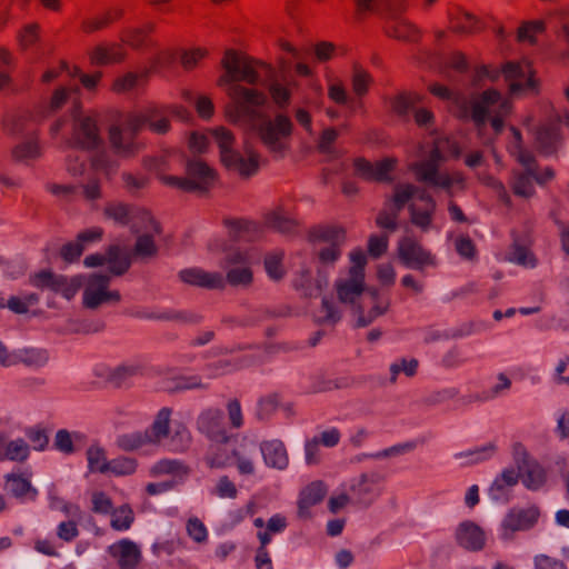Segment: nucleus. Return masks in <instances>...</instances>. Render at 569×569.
I'll return each instance as SVG.
<instances>
[{"label": "nucleus", "instance_id": "1", "mask_svg": "<svg viewBox=\"0 0 569 569\" xmlns=\"http://www.w3.org/2000/svg\"><path fill=\"white\" fill-rule=\"evenodd\" d=\"M224 73L218 79V86L226 88L231 103L226 107V116L231 123L244 124L257 133L266 149L276 158H282L289 149L293 131L291 119L284 113L271 118L260 108L268 103L263 91L248 88L240 82L254 86L260 76L253 62L237 51L229 49L221 60Z\"/></svg>", "mask_w": 569, "mask_h": 569}, {"label": "nucleus", "instance_id": "2", "mask_svg": "<svg viewBox=\"0 0 569 569\" xmlns=\"http://www.w3.org/2000/svg\"><path fill=\"white\" fill-rule=\"evenodd\" d=\"M309 238L320 246L316 250L318 268H323L328 276V269L341 257V246L346 240L345 230L335 226H317L310 230Z\"/></svg>", "mask_w": 569, "mask_h": 569}, {"label": "nucleus", "instance_id": "3", "mask_svg": "<svg viewBox=\"0 0 569 569\" xmlns=\"http://www.w3.org/2000/svg\"><path fill=\"white\" fill-rule=\"evenodd\" d=\"M512 104L509 100L502 99L499 91L489 89L466 104V114L475 122L477 129L481 131L485 128L489 114L500 118L511 112Z\"/></svg>", "mask_w": 569, "mask_h": 569}, {"label": "nucleus", "instance_id": "4", "mask_svg": "<svg viewBox=\"0 0 569 569\" xmlns=\"http://www.w3.org/2000/svg\"><path fill=\"white\" fill-rule=\"evenodd\" d=\"M141 129L137 121L127 116L120 123L109 130V141L116 156L124 159L133 158L143 148L137 140Z\"/></svg>", "mask_w": 569, "mask_h": 569}, {"label": "nucleus", "instance_id": "5", "mask_svg": "<svg viewBox=\"0 0 569 569\" xmlns=\"http://www.w3.org/2000/svg\"><path fill=\"white\" fill-rule=\"evenodd\" d=\"M110 276L106 273H92L89 276L82 295L84 308L96 310L104 305H118L121 295L118 290H109Z\"/></svg>", "mask_w": 569, "mask_h": 569}, {"label": "nucleus", "instance_id": "6", "mask_svg": "<svg viewBox=\"0 0 569 569\" xmlns=\"http://www.w3.org/2000/svg\"><path fill=\"white\" fill-rule=\"evenodd\" d=\"M506 81L509 82V90L512 94L539 92V82L533 77L529 63L507 62L501 71Z\"/></svg>", "mask_w": 569, "mask_h": 569}, {"label": "nucleus", "instance_id": "7", "mask_svg": "<svg viewBox=\"0 0 569 569\" xmlns=\"http://www.w3.org/2000/svg\"><path fill=\"white\" fill-rule=\"evenodd\" d=\"M196 427L200 433L217 443H227L231 438L224 422L223 411L216 407L201 410L197 417Z\"/></svg>", "mask_w": 569, "mask_h": 569}, {"label": "nucleus", "instance_id": "8", "mask_svg": "<svg viewBox=\"0 0 569 569\" xmlns=\"http://www.w3.org/2000/svg\"><path fill=\"white\" fill-rule=\"evenodd\" d=\"M104 214L107 218L112 219L114 222L127 226L134 222H148L152 226L156 233L161 232L160 224L153 219L151 213L146 210L133 209L129 204L122 202H111L104 208Z\"/></svg>", "mask_w": 569, "mask_h": 569}, {"label": "nucleus", "instance_id": "9", "mask_svg": "<svg viewBox=\"0 0 569 569\" xmlns=\"http://www.w3.org/2000/svg\"><path fill=\"white\" fill-rule=\"evenodd\" d=\"M540 511L538 507L531 506L529 508H512L505 516L501 529V537L505 540H510L516 531H526L531 529L538 521Z\"/></svg>", "mask_w": 569, "mask_h": 569}, {"label": "nucleus", "instance_id": "10", "mask_svg": "<svg viewBox=\"0 0 569 569\" xmlns=\"http://www.w3.org/2000/svg\"><path fill=\"white\" fill-rule=\"evenodd\" d=\"M151 472L153 476L172 475L174 478L178 479L158 483H148L146 487V491L150 496H154L172 489L177 483L182 481L188 476L189 468L178 460L163 459L152 467Z\"/></svg>", "mask_w": 569, "mask_h": 569}, {"label": "nucleus", "instance_id": "11", "mask_svg": "<svg viewBox=\"0 0 569 569\" xmlns=\"http://www.w3.org/2000/svg\"><path fill=\"white\" fill-rule=\"evenodd\" d=\"M379 472L362 473L350 485V497L357 505L368 507L379 496L378 486L383 481Z\"/></svg>", "mask_w": 569, "mask_h": 569}, {"label": "nucleus", "instance_id": "12", "mask_svg": "<svg viewBox=\"0 0 569 569\" xmlns=\"http://www.w3.org/2000/svg\"><path fill=\"white\" fill-rule=\"evenodd\" d=\"M412 170L419 182H423L431 187L443 188L448 190L449 194H451L450 189L453 183L462 182V177L460 174L450 176L448 173H441L439 171V167L427 159L415 163Z\"/></svg>", "mask_w": 569, "mask_h": 569}, {"label": "nucleus", "instance_id": "13", "mask_svg": "<svg viewBox=\"0 0 569 569\" xmlns=\"http://www.w3.org/2000/svg\"><path fill=\"white\" fill-rule=\"evenodd\" d=\"M398 253L402 263L415 270H422L426 266H433L436 263L431 253L409 237L399 241Z\"/></svg>", "mask_w": 569, "mask_h": 569}, {"label": "nucleus", "instance_id": "14", "mask_svg": "<svg viewBox=\"0 0 569 569\" xmlns=\"http://www.w3.org/2000/svg\"><path fill=\"white\" fill-rule=\"evenodd\" d=\"M74 147L92 150L102 144L97 120L91 116L76 119L72 134Z\"/></svg>", "mask_w": 569, "mask_h": 569}, {"label": "nucleus", "instance_id": "15", "mask_svg": "<svg viewBox=\"0 0 569 569\" xmlns=\"http://www.w3.org/2000/svg\"><path fill=\"white\" fill-rule=\"evenodd\" d=\"M396 160L386 158L376 163H371L365 158H356L353 161L355 174L363 180L390 182L391 171L395 169Z\"/></svg>", "mask_w": 569, "mask_h": 569}, {"label": "nucleus", "instance_id": "16", "mask_svg": "<svg viewBox=\"0 0 569 569\" xmlns=\"http://www.w3.org/2000/svg\"><path fill=\"white\" fill-rule=\"evenodd\" d=\"M178 278L186 284L207 289V290H223L224 277L218 271H206L201 268H187L178 273Z\"/></svg>", "mask_w": 569, "mask_h": 569}, {"label": "nucleus", "instance_id": "17", "mask_svg": "<svg viewBox=\"0 0 569 569\" xmlns=\"http://www.w3.org/2000/svg\"><path fill=\"white\" fill-rule=\"evenodd\" d=\"M292 286L303 297L316 298L319 297L328 286V276L323 268H317V277L313 279L310 269L301 268V270L295 274Z\"/></svg>", "mask_w": 569, "mask_h": 569}, {"label": "nucleus", "instance_id": "18", "mask_svg": "<svg viewBox=\"0 0 569 569\" xmlns=\"http://www.w3.org/2000/svg\"><path fill=\"white\" fill-rule=\"evenodd\" d=\"M247 157L233 150L232 152H224L221 162L223 166L239 173L242 178H249L258 172L259 169V154L252 150H246Z\"/></svg>", "mask_w": 569, "mask_h": 569}, {"label": "nucleus", "instance_id": "19", "mask_svg": "<svg viewBox=\"0 0 569 569\" xmlns=\"http://www.w3.org/2000/svg\"><path fill=\"white\" fill-rule=\"evenodd\" d=\"M418 200H420L422 204L415 202L409 203L410 221L422 231H427L432 224L437 204L427 190L420 191Z\"/></svg>", "mask_w": 569, "mask_h": 569}, {"label": "nucleus", "instance_id": "20", "mask_svg": "<svg viewBox=\"0 0 569 569\" xmlns=\"http://www.w3.org/2000/svg\"><path fill=\"white\" fill-rule=\"evenodd\" d=\"M144 367L138 361L120 363L106 370L102 377L113 388H123L131 385L133 378L143 376Z\"/></svg>", "mask_w": 569, "mask_h": 569}, {"label": "nucleus", "instance_id": "21", "mask_svg": "<svg viewBox=\"0 0 569 569\" xmlns=\"http://www.w3.org/2000/svg\"><path fill=\"white\" fill-rule=\"evenodd\" d=\"M535 147L543 157L556 156L561 147L560 127L557 123H547L536 131Z\"/></svg>", "mask_w": 569, "mask_h": 569}, {"label": "nucleus", "instance_id": "22", "mask_svg": "<svg viewBox=\"0 0 569 569\" xmlns=\"http://www.w3.org/2000/svg\"><path fill=\"white\" fill-rule=\"evenodd\" d=\"M457 543L470 551H479L486 545L485 531L472 521H465L456 530Z\"/></svg>", "mask_w": 569, "mask_h": 569}, {"label": "nucleus", "instance_id": "23", "mask_svg": "<svg viewBox=\"0 0 569 569\" xmlns=\"http://www.w3.org/2000/svg\"><path fill=\"white\" fill-rule=\"evenodd\" d=\"M132 231L136 233L142 232V234L138 236L136 240L133 254L143 260L156 257L158 254V247L154 243L153 236L157 233L152 226L148 222H134Z\"/></svg>", "mask_w": 569, "mask_h": 569}, {"label": "nucleus", "instance_id": "24", "mask_svg": "<svg viewBox=\"0 0 569 569\" xmlns=\"http://www.w3.org/2000/svg\"><path fill=\"white\" fill-rule=\"evenodd\" d=\"M112 557L118 559L120 569H134L141 561V551L131 540L123 539L109 548Z\"/></svg>", "mask_w": 569, "mask_h": 569}, {"label": "nucleus", "instance_id": "25", "mask_svg": "<svg viewBox=\"0 0 569 569\" xmlns=\"http://www.w3.org/2000/svg\"><path fill=\"white\" fill-rule=\"evenodd\" d=\"M3 128L7 134L13 137L31 138L36 134L33 116L27 111L7 117L3 121Z\"/></svg>", "mask_w": 569, "mask_h": 569}, {"label": "nucleus", "instance_id": "26", "mask_svg": "<svg viewBox=\"0 0 569 569\" xmlns=\"http://www.w3.org/2000/svg\"><path fill=\"white\" fill-rule=\"evenodd\" d=\"M327 493L326 486L321 481H313L308 485L299 496L298 517L307 519L310 517V508L321 502Z\"/></svg>", "mask_w": 569, "mask_h": 569}, {"label": "nucleus", "instance_id": "27", "mask_svg": "<svg viewBox=\"0 0 569 569\" xmlns=\"http://www.w3.org/2000/svg\"><path fill=\"white\" fill-rule=\"evenodd\" d=\"M260 451L264 459V462L272 468L284 469L289 463L287 449L282 441L270 440L263 441L260 445Z\"/></svg>", "mask_w": 569, "mask_h": 569}, {"label": "nucleus", "instance_id": "28", "mask_svg": "<svg viewBox=\"0 0 569 569\" xmlns=\"http://www.w3.org/2000/svg\"><path fill=\"white\" fill-rule=\"evenodd\" d=\"M187 180L192 181L194 191H207L214 180V172L204 162L192 160L187 163Z\"/></svg>", "mask_w": 569, "mask_h": 569}, {"label": "nucleus", "instance_id": "29", "mask_svg": "<svg viewBox=\"0 0 569 569\" xmlns=\"http://www.w3.org/2000/svg\"><path fill=\"white\" fill-rule=\"evenodd\" d=\"M450 30L459 34H471L481 30L480 21L471 13L456 9L449 11Z\"/></svg>", "mask_w": 569, "mask_h": 569}, {"label": "nucleus", "instance_id": "30", "mask_svg": "<svg viewBox=\"0 0 569 569\" xmlns=\"http://www.w3.org/2000/svg\"><path fill=\"white\" fill-rule=\"evenodd\" d=\"M385 31L387 36L401 41L416 42L420 38V30L401 18L389 20L385 26Z\"/></svg>", "mask_w": 569, "mask_h": 569}, {"label": "nucleus", "instance_id": "31", "mask_svg": "<svg viewBox=\"0 0 569 569\" xmlns=\"http://www.w3.org/2000/svg\"><path fill=\"white\" fill-rule=\"evenodd\" d=\"M122 16L123 10L121 8H110L101 14L83 19L81 22V30L88 34L104 30Z\"/></svg>", "mask_w": 569, "mask_h": 569}, {"label": "nucleus", "instance_id": "32", "mask_svg": "<svg viewBox=\"0 0 569 569\" xmlns=\"http://www.w3.org/2000/svg\"><path fill=\"white\" fill-rule=\"evenodd\" d=\"M518 470L521 472L523 485L530 490H538L547 480L545 468L535 460L522 461Z\"/></svg>", "mask_w": 569, "mask_h": 569}, {"label": "nucleus", "instance_id": "33", "mask_svg": "<svg viewBox=\"0 0 569 569\" xmlns=\"http://www.w3.org/2000/svg\"><path fill=\"white\" fill-rule=\"evenodd\" d=\"M6 490L21 500H34L38 496V490L32 487L28 479L14 473L6 476Z\"/></svg>", "mask_w": 569, "mask_h": 569}, {"label": "nucleus", "instance_id": "34", "mask_svg": "<svg viewBox=\"0 0 569 569\" xmlns=\"http://www.w3.org/2000/svg\"><path fill=\"white\" fill-rule=\"evenodd\" d=\"M126 50L119 43L110 46H97L91 52V60L94 64L104 66L110 63H118L124 60Z\"/></svg>", "mask_w": 569, "mask_h": 569}, {"label": "nucleus", "instance_id": "35", "mask_svg": "<svg viewBox=\"0 0 569 569\" xmlns=\"http://www.w3.org/2000/svg\"><path fill=\"white\" fill-rule=\"evenodd\" d=\"M422 189L411 183H398L393 188V194L386 202V207H392L396 211H401L415 197L419 199Z\"/></svg>", "mask_w": 569, "mask_h": 569}, {"label": "nucleus", "instance_id": "36", "mask_svg": "<svg viewBox=\"0 0 569 569\" xmlns=\"http://www.w3.org/2000/svg\"><path fill=\"white\" fill-rule=\"evenodd\" d=\"M365 279L349 276L347 280H338L336 289L338 299L342 303H355L363 291Z\"/></svg>", "mask_w": 569, "mask_h": 569}, {"label": "nucleus", "instance_id": "37", "mask_svg": "<svg viewBox=\"0 0 569 569\" xmlns=\"http://www.w3.org/2000/svg\"><path fill=\"white\" fill-rule=\"evenodd\" d=\"M171 417V409L162 408L153 423L144 432V438L149 443H158L169 433V423Z\"/></svg>", "mask_w": 569, "mask_h": 569}, {"label": "nucleus", "instance_id": "38", "mask_svg": "<svg viewBox=\"0 0 569 569\" xmlns=\"http://www.w3.org/2000/svg\"><path fill=\"white\" fill-rule=\"evenodd\" d=\"M49 361V353L42 348H23L14 352L13 366L22 363L30 368H41Z\"/></svg>", "mask_w": 569, "mask_h": 569}, {"label": "nucleus", "instance_id": "39", "mask_svg": "<svg viewBox=\"0 0 569 569\" xmlns=\"http://www.w3.org/2000/svg\"><path fill=\"white\" fill-rule=\"evenodd\" d=\"M136 317L153 319V320H161V321H173V322H178V323H191V325H196L201 321V317L199 315L188 312V311H176V310H170V311H166V312H161V313L138 312V313H136Z\"/></svg>", "mask_w": 569, "mask_h": 569}, {"label": "nucleus", "instance_id": "40", "mask_svg": "<svg viewBox=\"0 0 569 569\" xmlns=\"http://www.w3.org/2000/svg\"><path fill=\"white\" fill-rule=\"evenodd\" d=\"M224 287L230 284L236 288H249L253 281V273L250 266H231L226 269Z\"/></svg>", "mask_w": 569, "mask_h": 569}, {"label": "nucleus", "instance_id": "41", "mask_svg": "<svg viewBox=\"0 0 569 569\" xmlns=\"http://www.w3.org/2000/svg\"><path fill=\"white\" fill-rule=\"evenodd\" d=\"M109 271L113 276L124 274L131 266V257L129 253L122 251L119 246H110L108 248Z\"/></svg>", "mask_w": 569, "mask_h": 569}, {"label": "nucleus", "instance_id": "42", "mask_svg": "<svg viewBox=\"0 0 569 569\" xmlns=\"http://www.w3.org/2000/svg\"><path fill=\"white\" fill-rule=\"evenodd\" d=\"M1 460L24 461L29 456V446L22 439L7 441L2 436V450L0 451Z\"/></svg>", "mask_w": 569, "mask_h": 569}, {"label": "nucleus", "instance_id": "43", "mask_svg": "<svg viewBox=\"0 0 569 569\" xmlns=\"http://www.w3.org/2000/svg\"><path fill=\"white\" fill-rule=\"evenodd\" d=\"M249 359L247 357L242 358H233V359H221L206 366V369L210 372L211 378H217L219 376L230 373L232 371L239 370L249 365Z\"/></svg>", "mask_w": 569, "mask_h": 569}, {"label": "nucleus", "instance_id": "44", "mask_svg": "<svg viewBox=\"0 0 569 569\" xmlns=\"http://www.w3.org/2000/svg\"><path fill=\"white\" fill-rule=\"evenodd\" d=\"M12 158L16 161L28 162L41 156V150L36 137L28 138L27 141L17 144L12 149Z\"/></svg>", "mask_w": 569, "mask_h": 569}, {"label": "nucleus", "instance_id": "45", "mask_svg": "<svg viewBox=\"0 0 569 569\" xmlns=\"http://www.w3.org/2000/svg\"><path fill=\"white\" fill-rule=\"evenodd\" d=\"M284 252L282 250L271 251L264 257L266 272L274 281L281 280L286 274V270L282 264Z\"/></svg>", "mask_w": 569, "mask_h": 569}, {"label": "nucleus", "instance_id": "46", "mask_svg": "<svg viewBox=\"0 0 569 569\" xmlns=\"http://www.w3.org/2000/svg\"><path fill=\"white\" fill-rule=\"evenodd\" d=\"M419 101L420 98L418 94L412 92H402L391 100V109L398 117L407 118L409 112Z\"/></svg>", "mask_w": 569, "mask_h": 569}, {"label": "nucleus", "instance_id": "47", "mask_svg": "<svg viewBox=\"0 0 569 569\" xmlns=\"http://www.w3.org/2000/svg\"><path fill=\"white\" fill-rule=\"evenodd\" d=\"M533 174L526 171L513 173L512 191L516 196L529 198L535 193Z\"/></svg>", "mask_w": 569, "mask_h": 569}, {"label": "nucleus", "instance_id": "48", "mask_svg": "<svg viewBox=\"0 0 569 569\" xmlns=\"http://www.w3.org/2000/svg\"><path fill=\"white\" fill-rule=\"evenodd\" d=\"M266 223L269 228L281 233H290L296 228L295 220L289 218L282 210L270 212L266 218Z\"/></svg>", "mask_w": 569, "mask_h": 569}, {"label": "nucleus", "instance_id": "49", "mask_svg": "<svg viewBox=\"0 0 569 569\" xmlns=\"http://www.w3.org/2000/svg\"><path fill=\"white\" fill-rule=\"evenodd\" d=\"M61 274H56L50 270H41L30 276L29 282L40 290H51L56 292Z\"/></svg>", "mask_w": 569, "mask_h": 569}, {"label": "nucleus", "instance_id": "50", "mask_svg": "<svg viewBox=\"0 0 569 569\" xmlns=\"http://www.w3.org/2000/svg\"><path fill=\"white\" fill-rule=\"evenodd\" d=\"M495 452H496V446L493 442H490L483 447H480V448H477L473 450L458 452L455 455V458L457 460L465 459L466 463H478V462L487 460L488 458L493 456Z\"/></svg>", "mask_w": 569, "mask_h": 569}, {"label": "nucleus", "instance_id": "51", "mask_svg": "<svg viewBox=\"0 0 569 569\" xmlns=\"http://www.w3.org/2000/svg\"><path fill=\"white\" fill-rule=\"evenodd\" d=\"M111 516V527L118 531L128 530L134 520L133 511L128 505L117 508Z\"/></svg>", "mask_w": 569, "mask_h": 569}, {"label": "nucleus", "instance_id": "52", "mask_svg": "<svg viewBox=\"0 0 569 569\" xmlns=\"http://www.w3.org/2000/svg\"><path fill=\"white\" fill-rule=\"evenodd\" d=\"M88 467L91 471H99L101 473L108 472L109 461L104 450L98 446H91L87 450Z\"/></svg>", "mask_w": 569, "mask_h": 569}, {"label": "nucleus", "instance_id": "53", "mask_svg": "<svg viewBox=\"0 0 569 569\" xmlns=\"http://www.w3.org/2000/svg\"><path fill=\"white\" fill-rule=\"evenodd\" d=\"M371 82L372 78L369 72L360 64L355 63L352 72V89L355 93L357 96L366 94Z\"/></svg>", "mask_w": 569, "mask_h": 569}, {"label": "nucleus", "instance_id": "54", "mask_svg": "<svg viewBox=\"0 0 569 569\" xmlns=\"http://www.w3.org/2000/svg\"><path fill=\"white\" fill-rule=\"evenodd\" d=\"M79 433H71L66 429H60L57 431L53 440V447L56 450L64 453L71 455L76 451L73 446V439H78Z\"/></svg>", "mask_w": 569, "mask_h": 569}, {"label": "nucleus", "instance_id": "55", "mask_svg": "<svg viewBox=\"0 0 569 569\" xmlns=\"http://www.w3.org/2000/svg\"><path fill=\"white\" fill-rule=\"evenodd\" d=\"M280 399L277 393L261 398L258 402L257 418L259 420H268L277 411Z\"/></svg>", "mask_w": 569, "mask_h": 569}, {"label": "nucleus", "instance_id": "56", "mask_svg": "<svg viewBox=\"0 0 569 569\" xmlns=\"http://www.w3.org/2000/svg\"><path fill=\"white\" fill-rule=\"evenodd\" d=\"M407 9V0H377V10L385 13L389 20L400 18Z\"/></svg>", "mask_w": 569, "mask_h": 569}, {"label": "nucleus", "instance_id": "57", "mask_svg": "<svg viewBox=\"0 0 569 569\" xmlns=\"http://www.w3.org/2000/svg\"><path fill=\"white\" fill-rule=\"evenodd\" d=\"M211 136L220 149L221 159L223 158L224 152L233 151L232 146L234 142V137L230 130L223 127L216 128L211 131Z\"/></svg>", "mask_w": 569, "mask_h": 569}, {"label": "nucleus", "instance_id": "58", "mask_svg": "<svg viewBox=\"0 0 569 569\" xmlns=\"http://www.w3.org/2000/svg\"><path fill=\"white\" fill-rule=\"evenodd\" d=\"M269 93L279 109H286L291 99L290 90L278 81H272L268 87Z\"/></svg>", "mask_w": 569, "mask_h": 569}, {"label": "nucleus", "instance_id": "59", "mask_svg": "<svg viewBox=\"0 0 569 569\" xmlns=\"http://www.w3.org/2000/svg\"><path fill=\"white\" fill-rule=\"evenodd\" d=\"M121 39L133 49H141L148 44L154 46V43L148 41V36L141 30V28H130L124 30Z\"/></svg>", "mask_w": 569, "mask_h": 569}, {"label": "nucleus", "instance_id": "60", "mask_svg": "<svg viewBox=\"0 0 569 569\" xmlns=\"http://www.w3.org/2000/svg\"><path fill=\"white\" fill-rule=\"evenodd\" d=\"M191 443V435L188 429L180 425L174 430V433L171 436L169 446L173 451H184L189 448Z\"/></svg>", "mask_w": 569, "mask_h": 569}, {"label": "nucleus", "instance_id": "61", "mask_svg": "<svg viewBox=\"0 0 569 569\" xmlns=\"http://www.w3.org/2000/svg\"><path fill=\"white\" fill-rule=\"evenodd\" d=\"M164 114L163 110L158 107H149L141 112L129 114V117L137 121L138 127L142 130L146 126L151 124L153 121Z\"/></svg>", "mask_w": 569, "mask_h": 569}, {"label": "nucleus", "instance_id": "62", "mask_svg": "<svg viewBox=\"0 0 569 569\" xmlns=\"http://www.w3.org/2000/svg\"><path fill=\"white\" fill-rule=\"evenodd\" d=\"M226 410L230 427L233 429H240L243 426V413L239 399H229L226 403Z\"/></svg>", "mask_w": 569, "mask_h": 569}, {"label": "nucleus", "instance_id": "63", "mask_svg": "<svg viewBox=\"0 0 569 569\" xmlns=\"http://www.w3.org/2000/svg\"><path fill=\"white\" fill-rule=\"evenodd\" d=\"M399 211H396L392 207H386L382 211L379 212L376 223L380 228H385L390 232H395L398 229L397 219L399 217Z\"/></svg>", "mask_w": 569, "mask_h": 569}, {"label": "nucleus", "instance_id": "64", "mask_svg": "<svg viewBox=\"0 0 569 569\" xmlns=\"http://www.w3.org/2000/svg\"><path fill=\"white\" fill-rule=\"evenodd\" d=\"M340 318L341 313L336 308L335 303L328 298H323L318 321L320 323H337Z\"/></svg>", "mask_w": 569, "mask_h": 569}]
</instances>
